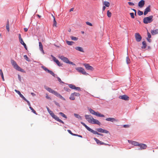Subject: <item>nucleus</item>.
<instances>
[{
	"mask_svg": "<svg viewBox=\"0 0 158 158\" xmlns=\"http://www.w3.org/2000/svg\"><path fill=\"white\" fill-rule=\"evenodd\" d=\"M85 118L89 123L96 124L99 125H100L101 124L100 122L99 121L94 119L91 115L85 114Z\"/></svg>",
	"mask_w": 158,
	"mask_h": 158,
	"instance_id": "1",
	"label": "nucleus"
},
{
	"mask_svg": "<svg viewBox=\"0 0 158 158\" xmlns=\"http://www.w3.org/2000/svg\"><path fill=\"white\" fill-rule=\"evenodd\" d=\"M44 88L49 92L54 94L56 96L60 98L63 100L65 101V99L64 97L56 91L53 90L50 88L46 85H44Z\"/></svg>",
	"mask_w": 158,
	"mask_h": 158,
	"instance_id": "2",
	"label": "nucleus"
},
{
	"mask_svg": "<svg viewBox=\"0 0 158 158\" xmlns=\"http://www.w3.org/2000/svg\"><path fill=\"white\" fill-rule=\"evenodd\" d=\"M46 108L48 112L53 118L54 119H55L57 121H58L62 123H64V122L60 119L56 115L53 113V112L52 110H50L48 107H47Z\"/></svg>",
	"mask_w": 158,
	"mask_h": 158,
	"instance_id": "3",
	"label": "nucleus"
},
{
	"mask_svg": "<svg viewBox=\"0 0 158 158\" xmlns=\"http://www.w3.org/2000/svg\"><path fill=\"white\" fill-rule=\"evenodd\" d=\"M11 63L13 67L16 70L24 73V71L23 69H22L17 64L16 62L14 60H11Z\"/></svg>",
	"mask_w": 158,
	"mask_h": 158,
	"instance_id": "4",
	"label": "nucleus"
},
{
	"mask_svg": "<svg viewBox=\"0 0 158 158\" xmlns=\"http://www.w3.org/2000/svg\"><path fill=\"white\" fill-rule=\"evenodd\" d=\"M81 123L85 127V128L89 131L92 132L93 134L95 135H98L101 136H103V135L102 134L98 132L97 131H95L88 126H87L85 123L82 122H81Z\"/></svg>",
	"mask_w": 158,
	"mask_h": 158,
	"instance_id": "5",
	"label": "nucleus"
},
{
	"mask_svg": "<svg viewBox=\"0 0 158 158\" xmlns=\"http://www.w3.org/2000/svg\"><path fill=\"white\" fill-rule=\"evenodd\" d=\"M88 110L90 112V113L94 115L95 116L99 117H104V115L99 113L98 112H95L94 110H93L90 108H88Z\"/></svg>",
	"mask_w": 158,
	"mask_h": 158,
	"instance_id": "6",
	"label": "nucleus"
},
{
	"mask_svg": "<svg viewBox=\"0 0 158 158\" xmlns=\"http://www.w3.org/2000/svg\"><path fill=\"white\" fill-rule=\"evenodd\" d=\"M153 16L152 15H150L148 17L144 18L143 19V22L145 24L151 23L153 20Z\"/></svg>",
	"mask_w": 158,
	"mask_h": 158,
	"instance_id": "7",
	"label": "nucleus"
},
{
	"mask_svg": "<svg viewBox=\"0 0 158 158\" xmlns=\"http://www.w3.org/2000/svg\"><path fill=\"white\" fill-rule=\"evenodd\" d=\"M75 69L78 72H80L83 74L86 75L87 73L85 70L81 67H78L75 68Z\"/></svg>",
	"mask_w": 158,
	"mask_h": 158,
	"instance_id": "8",
	"label": "nucleus"
},
{
	"mask_svg": "<svg viewBox=\"0 0 158 158\" xmlns=\"http://www.w3.org/2000/svg\"><path fill=\"white\" fill-rule=\"evenodd\" d=\"M80 94L78 93L74 92L72 93L69 97V99L71 100H74L75 99V96H79Z\"/></svg>",
	"mask_w": 158,
	"mask_h": 158,
	"instance_id": "9",
	"label": "nucleus"
},
{
	"mask_svg": "<svg viewBox=\"0 0 158 158\" xmlns=\"http://www.w3.org/2000/svg\"><path fill=\"white\" fill-rule=\"evenodd\" d=\"M58 57L60 59H61L63 61L66 63L68 64V62H69V61L68 58L65 57L64 56H63L59 55L58 56Z\"/></svg>",
	"mask_w": 158,
	"mask_h": 158,
	"instance_id": "10",
	"label": "nucleus"
},
{
	"mask_svg": "<svg viewBox=\"0 0 158 158\" xmlns=\"http://www.w3.org/2000/svg\"><path fill=\"white\" fill-rule=\"evenodd\" d=\"M106 121L110 122L112 123L117 122L118 121V119L113 118H106Z\"/></svg>",
	"mask_w": 158,
	"mask_h": 158,
	"instance_id": "11",
	"label": "nucleus"
},
{
	"mask_svg": "<svg viewBox=\"0 0 158 158\" xmlns=\"http://www.w3.org/2000/svg\"><path fill=\"white\" fill-rule=\"evenodd\" d=\"M41 67L46 72L48 73L53 76H55V74L51 71L48 70L47 68L44 66H42Z\"/></svg>",
	"mask_w": 158,
	"mask_h": 158,
	"instance_id": "12",
	"label": "nucleus"
},
{
	"mask_svg": "<svg viewBox=\"0 0 158 158\" xmlns=\"http://www.w3.org/2000/svg\"><path fill=\"white\" fill-rule=\"evenodd\" d=\"M96 130L98 132H99L105 133L106 134H108L109 133V131H108L101 128H97Z\"/></svg>",
	"mask_w": 158,
	"mask_h": 158,
	"instance_id": "13",
	"label": "nucleus"
},
{
	"mask_svg": "<svg viewBox=\"0 0 158 158\" xmlns=\"http://www.w3.org/2000/svg\"><path fill=\"white\" fill-rule=\"evenodd\" d=\"M83 64L87 70L91 71H93L94 70V68L92 66L89 65V64Z\"/></svg>",
	"mask_w": 158,
	"mask_h": 158,
	"instance_id": "14",
	"label": "nucleus"
},
{
	"mask_svg": "<svg viewBox=\"0 0 158 158\" xmlns=\"http://www.w3.org/2000/svg\"><path fill=\"white\" fill-rule=\"evenodd\" d=\"M135 37L136 41L137 42H139L142 39V38L141 35L138 33H135Z\"/></svg>",
	"mask_w": 158,
	"mask_h": 158,
	"instance_id": "15",
	"label": "nucleus"
},
{
	"mask_svg": "<svg viewBox=\"0 0 158 158\" xmlns=\"http://www.w3.org/2000/svg\"><path fill=\"white\" fill-rule=\"evenodd\" d=\"M119 98L120 99H122L125 101H128L129 99V97L126 95L120 96L119 97Z\"/></svg>",
	"mask_w": 158,
	"mask_h": 158,
	"instance_id": "16",
	"label": "nucleus"
},
{
	"mask_svg": "<svg viewBox=\"0 0 158 158\" xmlns=\"http://www.w3.org/2000/svg\"><path fill=\"white\" fill-rule=\"evenodd\" d=\"M128 141L130 143L133 145L134 146H139V143L138 142H137L134 141H132L131 140H128Z\"/></svg>",
	"mask_w": 158,
	"mask_h": 158,
	"instance_id": "17",
	"label": "nucleus"
},
{
	"mask_svg": "<svg viewBox=\"0 0 158 158\" xmlns=\"http://www.w3.org/2000/svg\"><path fill=\"white\" fill-rule=\"evenodd\" d=\"M94 140L98 144L109 145L108 144H107L106 143H104V142H103L100 141L98 139L96 138H94Z\"/></svg>",
	"mask_w": 158,
	"mask_h": 158,
	"instance_id": "18",
	"label": "nucleus"
},
{
	"mask_svg": "<svg viewBox=\"0 0 158 158\" xmlns=\"http://www.w3.org/2000/svg\"><path fill=\"white\" fill-rule=\"evenodd\" d=\"M151 6L149 5L148 6L145 10L144 15H146L148 12H149L151 11L150 10Z\"/></svg>",
	"mask_w": 158,
	"mask_h": 158,
	"instance_id": "19",
	"label": "nucleus"
},
{
	"mask_svg": "<svg viewBox=\"0 0 158 158\" xmlns=\"http://www.w3.org/2000/svg\"><path fill=\"white\" fill-rule=\"evenodd\" d=\"M144 1L143 0H141L139 2L138 6L142 8L144 6Z\"/></svg>",
	"mask_w": 158,
	"mask_h": 158,
	"instance_id": "20",
	"label": "nucleus"
},
{
	"mask_svg": "<svg viewBox=\"0 0 158 158\" xmlns=\"http://www.w3.org/2000/svg\"><path fill=\"white\" fill-rule=\"evenodd\" d=\"M139 146L140 147V148H139V149L141 150L145 149L147 147V146L146 144L143 143L139 144Z\"/></svg>",
	"mask_w": 158,
	"mask_h": 158,
	"instance_id": "21",
	"label": "nucleus"
},
{
	"mask_svg": "<svg viewBox=\"0 0 158 158\" xmlns=\"http://www.w3.org/2000/svg\"><path fill=\"white\" fill-rule=\"evenodd\" d=\"M39 47L40 50L42 52L43 54H44V52L43 49V45L41 42H39Z\"/></svg>",
	"mask_w": 158,
	"mask_h": 158,
	"instance_id": "22",
	"label": "nucleus"
},
{
	"mask_svg": "<svg viewBox=\"0 0 158 158\" xmlns=\"http://www.w3.org/2000/svg\"><path fill=\"white\" fill-rule=\"evenodd\" d=\"M151 33L152 35H154L158 34V29L151 31Z\"/></svg>",
	"mask_w": 158,
	"mask_h": 158,
	"instance_id": "23",
	"label": "nucleus"
},
{
	"mask_svg": "<svg viewBox=\"0 0 158 158\" xmlns=\"http://www.w3.org/2000/svg\"><path fill=\"white\" fill-rule=\"evenodd\" d=\"M75 49L80 52H84L83 48L81 47H77L75 48Z\"/></svg>",
	"mask_w": 158,
	"mask_h": 158,
	"instance_id": "24",
	"label": "nucleus"
},
{
	"mask_svg": "<svg viewBox=\"0 0 158 158\" xmlns=\"http://www.w3.org/2000/svg\"><path fill=\"white\" fill-rule=\"evenodd\" d=\"M103 5H104L106 6L109 7L110 5V3L108 2L104 1L103 2Z\"/></svg>",
	"mask_w": 158,
	"mask_h": 158,
	"instance_id": "25",
	"label": "nucleus"
},
{
	"mask_svg": "<svg viewBox=\"0 0 158 158\" xmlns=\"http://www.w3.org/2000/svg\"><path fill=\"white\" fill-rule=\"evenodd\" d=\"M74 115L75 117L80 120H81L82 119V117L79 114H74Z\"/></svg>",
	"mask_w": 158,
	"mask_h": 158,
	"instance_id": "26",
	"label": "nucleus"
},
{
	"mask_svg": "<svg viewBox=\"0 0 158 158\" xmlns=\"http://www.w3.org/2000/svg\"><path fill=\"white\" fill-rule=\"evenodd\" d=\"M6 29L7 30L8 32H9L10 31V27H9V21H8L7 22L6 25Z\"/></svg>",
	"mask_w": 158,
	"mask_h": 158,
	"instance_id": "27",
	"label": "nucleus"
},
{
	"mask_svg": "<svg viewBox=\"0 0 158 158\" xmlns=\"http://www.w3.org/2000/svg\"><path fill=\"white\" fill-rule=\"evenodd\" d=\"M69 87L72 89H75L76 86L72 84H70L68 85Z\"/></svg>",
	"mask_w": 158,
	"mask_h": 158,
	"instance_id": "28",
	"label": "nucleus"
},
{
	"mask_svg": "<svg viewBox=\"0 0 158 158\" xmlns=\"http://www.w3.org/2000/svg\"><path fill=\"white\" fill-rule=\"evenodd\" d=\"M59 114L61 116H62L63 117L65 118H67V117L62 112H60L59 113Z\"/></svg>",
	"mask_w": 158,
	"mask_h": 158,
	"instance_id": "29",
	"label": "nucleus"
},
{
	"mask_svg": "<svg viewBox=\"0 0 158 158\" xmlns=\"http://www.w3.org/2000/svg\"><path fill=\"white\" fill-rule=\"evenodd\" d=\"M66 42L67 44L69 45H72L74 43V42L73 41H66Z\"/></svg>",
	"mask_w": 158,
	"mask_h": 158,
	"instance_id": "30",
	"label": "nucleus"
},
{
	"mask_svg": "<svg viewBox=\"0 0 158 158\" xmlns=\"http://www.w3.org/2000/svg\"><path fill=\"white\" fill-rule=\"evenodd\" d=\"M143 46L142 47V48H145L146 47V43L145 41L142 42Z\"/></svg>",
	"mask_w": 158,
	"mask_h": 158,
	"instance_id": "31",
	"label": "nucleus"
},
{
	"mask_svg": "<svg viewBox=\"0 0 158 158\" xmlns=\"http://www.w3.org/2000/svg\"><path fill=\"white\" fill-rule=\"evenodd\" d=\"M71 39L73 40L77 41L78 40V38L73 36H70Z\"/></svg>",
	"mask_w": 158,
	"mask_h": 158,
	"instance_id": "32",
	"label": "nucleus"
},
{
	"mask_svg": "<svg viewBox=\"0 0 158 158\" xmlns=\"http://www.w3.org/2000/svg\"><path fill=\"white\" fill-rule=\"evenodd\" d=\"M52 16H53V26L56 27V21L55 18L54 17V16H53L52 15Z\"/></svg>",
	"mask_w": 158,
	"mask_h": 158,
	"instance_id": "33",
	"label": "nucleus"
},
{
	"mask_svg": "<svg viewBox=\"0 0 158 158\" xmlns=\"http://www.w3.org/2000/svg\"><path fill=\"white\" fill-rule=\"evenodd\" d=\"M55 62L57 64V65L59 66H62V64L60 63V62H59V60H57Z\"/></svg>",
	"mask_w": 158,
	"mask_h": 158,
	"instance_id": "34",
	"label": "nucleus"
},
{
	"mask_svg": "<svg viewBox=\"0 0 158 158\" xmlns=\"http://www.w3.org/2000/svg\"><path fill=\"white\" fill-rule=\"evenodd\" d=\"M107 15L109 17H110L111 16V13L109 10H108L107 11Z\"/></svg>",
	"mask_w": 158,
	"mask_h": 158,
	"instance_id": "35",
	"label": "nucleus"
},
{
	"mask_svg": "<svg viewBox=\"0 0 158 158\" xmlns=\"http://www.w3.org/2000/svg\"><path fill=\"white\" fill-rule=\"evenodd\" d=\"M126 61L127 64H128L130 63V60L128 57H126Z\"/></svg>",
	"mask_w": 158,
	"mask_h": 158,
	"instance_id": "36",
	"label": "nucleus"
},
{
	"mask_svg": "<svg viewBox=\"0 0 158 158\" xmlns=\"http://www.w3.org/2000/svg\"><path fill=\"white\" fill-rule=\"evenodd\" d=\"M51 56L52 57V60L53 61L55 62L56 61V60H57V59L53 55H51Z\"/></svg>",
	"mask_w": 158,
	"mask_h": 158,
	"instance_id": "37",
	"label": "nucleus"
},
{
	"mask_svg": "<svg viewBox=\"0 0 158 158\" xmlns=\"http://www.w3.org/2000/svg\"><path fill=\"white\" fill-rule=\"evenodd\" d=\"M20 97L24 99V100H26V98L24 97V96L21 93L19 95Z\"/></svg>",
	"mask_w": 158,
	"mask_h": 158,
	"instance_id": "38",
	"label": "nucleus"
},
{
	"mask_svg": "<svg viewBox=\"0 0 158 158\" xmlns=\"http://www.w3.org/2000/svg\"><path fill=\"white\" fill-rule=\"evenodd\" d=\"M143 14V12L142 11L139 10L138 12V14L139 15H141Z\"/></svg>",
	"mask_w": 158,
	"mask_h": 158,
	"instance_id": "39",
	"label": "nucleus"
},
{
	"mask_svg": "<svg viewBox=\"0 0 158 158\" xmlns=\"http://www.w3.org/2000/svg\"><path fill=\"white\" fill-rule=\"evenodd\" d=\"M29 108H30V109L32 110V112L34 113V114H37L36 113V112L35 111V110L33 109V108H32L31 107V106H30L29 107Z\"/></svg>",
	"mask_w": 158,
	"mask_h": 158,
	"instance_id": "40",
	"label": "nucleus"
},
{
	"mask_svg": "<svg viewBox=\"0 0 158 158\" xmlns=\"http://www.w3.org/2000/svg\"><path fill=\"white\" fill-rule=\"evenodd\" d=\"M24 58L27 61H29V58L27 55H24Z\"/></svg>",
	"mask_w": 158,
	"mask_h": 158,
	"instance_id": "41",
	"label": "nucleus"
},
{
	"mask_svg": "<svg viewBox=\"0 0 158 158\" xmlns=\"http://www.w3.org/2000/svg\"><path fill=\"white\" fill-rule=\"evenodd\" d=\"M86 24L87 25H89V26H92V24L91 23H90V22H86Z\"/></svg>",
	"mask_w": 158,
	"mask_h": 158,
	"instance_id": "42",
	"label": "nucleus"
},
{
	"mask_svg": "<svg viewBox=\"0 0 158 158\" xmlns=\"http://www.w3.org/2000/svg\"><path fill=\"white\" fill-rule=\"evenodd\" d=\"M130 15L131 16V17L132 18H134L135 16L134 15V14L133 13H130Z\"/></svg>",
	"mask_w": 158,
	"mask_h": 158,
	"instance_id": "43",
	"label": "nucleus"
},
{
	"mask_svg": "<svg viewBox=\"0 0 158 158\" xmlns=\"http://www.w3.org/2000/svg\"><path fill=\"white\" fill-rule=\"evenodd\" d=\"M68 132L70 133V134H71L72 135H76V134H73V133H72V132H71V131L69 130H68Z\"/></svg>",
	"mask_w": 158,
	"mask_h": 158,
	"instance_id": "44",
	"label": "nucleus"
},
{
	"mask_svg": "<svg viewBox=\"0 0 158 158\" xmlns=\"http://www.w3.org/2000/svg\"><path fill=\"white\" fill-rule=\"evenodd\" d=\"M19 40L20 43L23 45L25 44L22 39L20 40Z\"/></svg>",
	"mask_w": 158,
	"mask_h": 158,
	"instance_id": "45",
	"label": "nucleus"
},
{
	"mask_svg": "<svg viewBox=\"0 0 158 158\" xmlns=\"http://www.w3.org/2000/svg\"><path fill=\"white\" fill-rule=\"evenodd\" d=\"M128 3L130 6H134L135 5L133 3L131 2H129Z\"/></svg>",
	"mask_w": 158,
	"mask_h": 158,
	"instance_id": "46",
	"label": "nucleus"
},
{
	"mask_svg": "<svg viewBox=\"0 0 158 158\" xmlns=\"http://www.w3.org/2000/svg\"><path fill=\"white\" fill-rule=\"evenodd\" d=\"M77 91H80L81 90V88L79 87H75V89Z\"/></svg>",
	"mask_w": 158,
	"mask_h": 158,
	"instance_id": "47",
	"label": "nucleus"
},
{
	"mask_svg": "<svg viewBox=\"0 0 158 158\" xmlns=\"http://www.w3.org/2000/svg\"><path fill=\"white\" fill-rule=\"evenodd\" d=\"M68 64H72L73 65H75V64H74L72 62L70 61H69V62H68Z\"/></svg>",
	"mask_w": 158,
	"mask_h": 158,
	"instance_id": "48",
	"label": "nucleus"
},
{
	"mask_svg": "<svg viewBox=\"0 0 158 158\" xmlns=\"http://www.w3.org/2000/svg\"><path fill=\"white\" fill-rule=\"evenodd\" d=\"M46 98L47 99H50V100L51 99V98L49 96H48V94H46Z\"/></svg>",
	"mask_w": 158,
	"mask_h": 158,
	"instance_id": "49",
	"label": "nucleus"
},
{
	"mask_svg": "<svg viewBox=\"0 0 158 158\" xmlns=\"http://www.w3.org/2000/svg\"><path fill=\"white\" fill-rule=\"evenodd\" d=\"M148 38L149 39H150L151 37V35L148 32Z\"/></svg>",
	"mask_w": 158,
	"mask_h": 158,
	"instance_id": "50",
	"label": "nucleus"
},
{
	"mask_svg": "<svg viewBox=\"0 0 158 158\" xmlns=\"http://www.w3.org/2000/svg\"><path fill=\"white\" fill-rule=\"evenodd\" d=\"M15 91L16 93H17L19 95V94H21V93H20V92L19 91H18V90H16V89H15Z\"/></svg>",
	"mask_w": 158,
	"mask_h": 158,
	"instance_id": "51",
	"label": "nucleus"
},
{
	"mask_svg": "<svg viewBox=\"0 0 158 158\" xmlns=\"http://www.w3.org/2000/svg\"><path fill=\"white\" fill-rule=\"evenodd\" d=\"M25 101L27 102L28 103V105L29 106V107L31 106V105L29 102L26 99V100H25Z\"/></svg>",
	"mask_w": 158,
	"mask_h": 158,
	"instance_id": "52",
	"label": "nucleus"
},
{
	"mask_svg": "<svg viewBox=\"0 0 158 158\" xmlns=\"http://www.w3.org/2000/svg\"><path fill=\"white\" fill-rule=\"evenodd\" d=\"M123 127L124 128H128L129 126L127 125H123Z\"/></svg>",
	"mask_w": 158,
	"mask_h": 158,
	"instance_id": "53",
	"label": "nucleus"
},
{
	"mask_svg": "<svg viewBox=\"0 0 158 158\" xmlns=\"http://www.w3.org/2000/svg\"><path fill=\"white\" fill-rule=\"evenodd\" d=\"M57 78L58 79V81H59L60 82L63 83V82L61 81V79L59 77H57Z\"/></svg>",
	"mask_w": 158,
	"mask_h": 158,
	"instance_id": "54",
	"label": "nucleus"
},
{
	"mask_svg": "<svg viewBox=\"0 0 158 158\" xmlns=\"http://www.w3.org/2000/svg\"><path fill=\"white\" fill-rule=\"evenodd\" d=\"M65 90H66V91H68V92H70V90L69 89H68V88H65Z\"/></svg>",
	"mask_w": 158,
	"mask_h": 158,
	"instance_id": "55",
	"label": "nucleus"
},
{
	"mask_svg": "<svg viewBox=\"0 0 158 158\" xmlns=\"http://www.w3.org/2000/svg\"><path fill=\"white\" fill-rule=\"evenodd\" d=\"M0 74L1 76L3 75V73L1 69H0Z\"/></svg>",
	"mask_w": 158,
	"mask_h": 158,
	"instance_id": "56",
	"label": "nucleus"
},
{
	"mask_svg": "<svg viewBox=\"0 0 158 158\" xmlns=\"http://www.w3.org/2000/svg\"><path fill=\"white\" fill-rule=\"evenodd\" d=\"M131 9L133 11H134L135 12V15H136V10L135 9Z\"/></svg>",
	"mask_w": 158,
	"mask_h": 158,
	"instance_id": "57",
	"label": "nucleus"
},
{
	"mask_svg": "<svg viewBox=\"0 0 158 158\" xmlns=\"http://www.w3.org/2000/svg\"><path fill=\"white\" fill-rule=\"evenodd\" d=\"M18 78H19V79L20 80V81H21V77H20V76L18 75Z\"/></svg>",
	"mask_w": 158,
	"mask_h": 158,
	"instance_id": "58",
	"label": "nucleus"
},
{
	"mask_svg": "<svg viewBox=\"0 0 158 158\" xmlns=\"http://www.w3.org/2000/svg\"><path fill=\"white\" fill-rule=\"evenodd\" d=\"M23 46H24L25 48L27 50V46H26V44H23Z\"/></svg>",
	"mask_w": 158,
	"mask_h": 158,
	"instance_id": "59",
	"label": "nucleus"
},
{
	"mask_svg": "<svg viewBox=\"0 0 158 158\" xmlns=\"http://www.w3.org/2000/svg\"><path fill=\"white\" fill-rule=\"evenodd\" d=\"M106 9V6H103L102 7V10H104Z\"/></svg>",
	"mask_w": 158,
	"mask_h": 158,
	"instance_id": "60",
	"label": "nucleus"
},
{
	"mask_svg": "<svg viewBox=\"0 0 158 158\" xmlns=\"http://www.w3.org/2000/svg\"><path fill=\"white\" fill-rule=\"evenodd\" d=\"M19 40L22 39V38L21 37V35L20 34H19Z\"/></svg>",
	"mask_w": 158,
	"mask_h": 158,
	"instance_id": "61",
	"label": "nucleus"
},
{
	"mask_svg": "<svg viewBox=\"0 0 158 158\" xmlns=\"http://www.w3.org/2000/svg\"><path fill=\"white\" fill-rule=\"evenodd\" d=\"M24 30L25 31H28V29L27 28H24Z\"/></svg>",
	"mask_w": 158,
	"mask_h": 158,
	"instance_id": "62",
	"label": "nucleus"
},
{
	"mask_svg": "<svg viewBox=\"0 0 158 158\" xmlns=\"http://www.w3.org/2000/svg\"><path fill=\"white\" fill-rule=\"evenodd\" d=\"M31 94L33 96H35V94L33 93H31Z\"/></svg>",
	"mask_w": 158,
	"mask_h": 158,
	"instance_id": "63",
	"label": "nucleus"
},
{
	"mask_svg": "<svg viewBox=\"0 0 158 158\" xmlns=\"http://www.w3.org/2000/svg\"><path fill=\"white\" fill-rule=\"evenodd\" d=\"M147 39V40H148V41L149 42H151V40L150 39L148 38Z\"/></svg>",
	"mask_w": 158,
	"mask_h": 158,
	"instance_id": "64",
	"label": "nucleus"
}]
</instances>
